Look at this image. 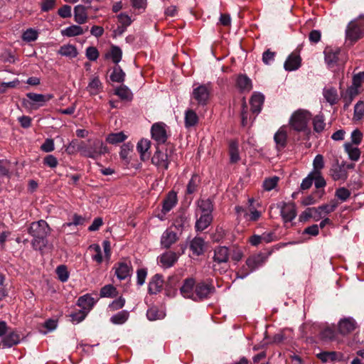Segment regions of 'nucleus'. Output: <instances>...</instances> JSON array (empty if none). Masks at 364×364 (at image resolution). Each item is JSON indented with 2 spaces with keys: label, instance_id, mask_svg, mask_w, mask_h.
Masks as SVG:
<instances>
[{
  "label": "nucleus",
  "instance_id": "f257e3e1",
  "mask_svg": "<svg viewBox=\"0 0 364 364\" xmlns=\"http://www.w3.org/2000/svg\"><path fill=\"white\" fill-rule=\"evenodd\" d=\"M28 233L33 237L32 247L35 250L43 252L44 249L52 250L53 245L49 243L47 237L50 235L51 228L44 220L33 222L27 229Z\"/></svg>",
  "mask_w": 364,
  "mask_h": 364
},
{
  "label": "nucleus",
  "instance_id": "f03ea898",
  "mask_svg": "<svg viewBox=\"0 0 364 364\" xmlns=\"http://www.w3.org/2000/svg\"><path fill=\"white\" fill-rule=\"evenodd\" d=\"M311 114L309 111L299 109L296 111L291 117L289 123L291 127L296 132H304L306 138L309 139L311 133L308 124L311 119Z\"/></svg>",
  "mask_w": 364,
  "mask_h": 364
},
{
  "label": "nucleus",
  "instance_id": "7ed1b4c3",
  "mask_svg": "<svg viewBox=\"0 0 364 364\" xmlns=\"http://www.w3.org/2000/svg\"><path fill=\"white\" fill-rule=\"evenodd\" d=\"M77 149L85 156L93 159H97L102 154L109 152L108 147L100 139L89 141L88 143L81 141Z\"/></svg>",
  "mask_w": 364,
  "mask_h": 364
},
{
  "label": "nucleus",
  "instance_id": "20e7f679",
  "mask_svg": "<svg viewBox=\"0 0 364 364\" xmlns=\"http://www.w3.org/2000/svg\"><path fill=\"white\" fill-rule=\"evenodd\" d=\"M173 151V146L171 144H167L164 151V147L160 146H156V150L151 158V163L156 166H161L165 170H167L169 166L170 161L169 157Z\"/></svg>",
  "mask_w": 364,
  "mask_h": 364
},
{
  "label": "nucleus",
  "instance_id": "39448f33",
  "mask_svg": "<svg viewBox=\"0 0 364 364\" xmlns=\"http://www.w3.org/2000/svg\"><path fill=\"white\" fill-rule=\"evenodd\" d=\"M212 90L210 82L200 85L193 88L192 98L197 102L198 106H205L208 103L210 99Z\"/></svg>",
  "mask_w": 364,
  "mask_h": 364
},
{
  "label": "nucleus",
  "instance_id": "423d86ee",
  "mask_svg": "<svg viewBox=\"0 0 364 364\" xmlns=\"http://www.w3.org/2000/svg\"><path fill=\"white\" fill-rule=\"evenodd\" d=\"M26 97L29 100L23 99V105L25 107L30 106L33 109H37L40 107H43L47 102L50 100L53 95L52 94L43 95L34 92H28Z\"/></svg>",
  "mask_w": 364,
  "mask_h": 364
},
{
  "label": "nucleus",
  "instance_id": "0eeeda50",
  "mask_svg": "<svg viewBox=\"0 0 364 364\" xmlns=\"http://www.w3.org/2000/svg\"><path fill=\"white\" fill-rule=\"evenodd\" d=\"M215 288L213 284H208L204 282H198L195 287L194 301H200L210 298L215 292Z\"/></svg>",
  "mask_w": 364,
  "mask_h": 364
},
{
  "label": "nucleus",
  "instance_id": "6e6552de",
  "mask_svg": "<svg viewBox=\"0 0 364 364\" xmlns=\"http://www.w3.org/2000/svg\"><path fill=\"white\" fill-rule=\"evenodd\" d=\"M364 37V30L361 28L355 21H350L346 30V38L352 43H355L359 39Z\"/></svg>",
  "mask_w": 364,
  "mask_h": 364
},
{
  "label": "nucleus",
  "instance_id": "1a4fd4ad",
  "mask_svg": "<svg viewBox=\"0 0 364 364\" xmlns=\"http://www.w3.org/2000/svg\"><path fill=\"white\" fill-rule=\"evenodd\" d=\"M113 269H115V275L119 280H124L130 277L133 270L132 263L128 260L115 263Z\"/></svg>",
  "mask_w": 364,
  "mask_h": 364
},
{
  "label": "nucleus",
  "instance_id": "9d476101",
  "mask_svg": "<svg viewBox=\"0 0 364 364\" xmlns=\"http://www.w3.org/2000/svg\"><path fill=\"white\" fill-rule=\"evenodd\" d=\"M323 53L325 63L329 68H334L338 65L341 53L340 48L327 46L325 48Z\"/></svg>",
  "mask_w": 364,
  "mask_h": 364
},
{
  "label": "nucleus",
  "instance_id": "9b49d317",
  "mask_svg": "<svg viewBox=\"0 0 364 364\" xmlns=\"http://www.w3.org/2000/svg\"><path fill=\"white\" fill-rule=\"evenodd\" d=\"M152 139L157 141L158 146L164 144L166 142L168 136L164 128V124L155 123L151 129Z\"/></svg>",
  "mask_w": 364,
  "mask_h": 364
},
{
  "label": "nucleus",
  "instance_id": "f8f14e48",
  "mask_svg": "<svg viewBox=\"0 0 364 364\" xmlns=\"http://www.w3.org/2000/svg\"><path fill=\"white\" fill-rule=\"evenodd\" d=\"M20 334L16 330H9L0 342V348H11L20 343Z\"/></svg>",
  "mask_w": 364,
  "mask_h": 364
},
{
  "label": "nucleus",
  "instance_id": "ddd939ff",
  "mask_svg": "<svg viewBox=\"0 0 364 364\" xmlns=\"http://www.w3.org/2000/svg\"><path fill=\"white\" fill-rule=\"evenodd\" d=\"M230 257V250L225 246H218L214 249L213 262L217 264L228 263Z\"/></svg>",
  "mask_w": 364,
  "mask_h": 364
},
{
  "label": "nucleus",
  "instance_id": "4468645a",
  "mask_svg": "<svg viewBox=\"0 0 364 364\" xmlns=\"http://www.w3.org/2000/svg\"><path fill=\"white\" fill-rule=\"evenodd\" d=\"M280 214L285 223L292 221L296 216L295 204L284 203L281 208Z\"/></svg>",
  "mask_w": 364,
  "mask_h": 364
},
{
  "label": "nucleus",
  "instance_id": "2eb2a0df",
  "mask_svg": "<svg viewBox=\"0 0 364 364\" xmlns=\"http://www.w3.org/2000/svg\"><path fill=\"white\" fill-rule=\"evenodd\" d=\"M301 58L299 53H291L287 57L284 63V68L287 71H294L298 70L301 65Z\"/></svg>",
  "mask_w": 364,
  "mask_h": 364
},
{
  "label": "nucleus",
  "instance_id": "dca6fc26",
  "mask_svg": "<svg viewBox=\"0 0 364 364\" xmlns=\"http://www.w3.org/2000/svg\"><path fill=\"white\" fill-rule=\"evenodd\" d=\"M196 284V283L193 278L186 279L182 287L180 288L181 295L185 298L193 300Z\"/></svg>",
  "mask_w": 364,
  "mask_h": 364
},
{
  "label": "nucleus",
  "instance_id": "f3484780",
  "mask_svg": "<svg viewBox=\"0 0 364 364\" xmlns=\"http://www.w3.org/2000/svg\"><path fill=\"white\" fill-rule=\"evenodd\" d=\"M267 258V256L262 253L253 255L247 259L246 264L254 272L265 263Z\"/></svg>",
  "mask_w": 364,
  "mask_h": 364
},
{
  "label": "nucleus",
  "instance_id": "a211bd4d",
  "mask_svg": "<svg viewBox=\"0 0 364 364\" xmlns=\"http://www.w3.org/2000/svg\"><path fill=\"white\" fill-rule=\"evenodd\" d=\"M345 163L342 162L341 164L337 163L332 166L330 170V174L334 181H345L347 179L348 174L345 168Z\"/></svg>",
  "mask_w": 364,
  "mask_h": 364
},
{
  "label": "nucleus",
  "instance_id": "6ab92c4d",
  "mask_svg": "<svg viewBox=\"0 0 364 364\" xmlns=\"http://www.w3.org/2000/svg\"><path fill=\"white\" fill-rule=\"evenodd\" d=\"M163 284V276L159 274H156L151 277L149 283V294H156L158 292H160L162 289Z\"/></svg>",
  "mask_w": 364,
  "mask_h": 364
},
{
  "label": "nucleus",
  "instance_id": "aec40b11",
  "mask_svg": "<svg viewBox=\"0 0 364 364\" xmlns=\"http://www.w3.org/2000/svg\"><path fill=\"white\" fill-rule=\"evenodd\" d=\"M177 195L174 191H170L162 202L161 212L164 215L168 213L177 203Z\"/></svg>",
  "mask_w": 364,
  "mask_h": 364
},
{
  "label": "nucleus",
  "instance_id": "412c9836",
  "mask_svg": "<svg viewBox=\"0 0 364 364\" xmlns=\"http://www.w3.org/2000/svg\"><path fill=\"white\" fill-rule=\"evenodd\" d=\"M178 256L174 252H166L162 254L159 257V262L164 268H169L177 262Z\"/></svg>",
  "mask_w": 364,
  "mask_h": 364
},
{
  "label": "nucleus",
  "instance_id": "4be33fe9",
  "mask_svg": "<svg viewBox=\"0 0 364 364\" xmlns=\"http://www.w3.org/2000/svg\"><path fill=\"white\" fill-rule=\"evenodd\" d=\"M264 102V96L259 92L255 93L252 96L250 103L251 106V111L253 114H258L261 112Z\"/></svg>",
  "mask_w": 364,
  "mask_h": 364
},
{
  "label": "nucleus",
  "instance_id": "5701e85b",
  "mask_svg": "<svg viewBox=\"0 0 364 364\" xmlns=\"http://www.w3.org/2000/svg\"><path fill=\"white\" fill-rule=\"evenodd\" d=\"M178 239L176 233L168 229L162 234L161 244L164 248L168 249Z\"/></svg>",
  "mask_w": 364,
  "mask_h": 364
},
{
  "label": "nucleus",
  "instance_id": "b1692460",
  "mask_svg": "<svg viewBox=\"0 0 364 364\" xmlns=\"http://www.w3.org/2000/svg\"><path fill=\"white\" fill-rule=\"evenodd\" d=\"M199 122V117L192 109H188L184 113V125L186 129L196 127Z\"/></svg>",
  "mask_w": 364,
  "mask_h": 364
},
{
  "label": "nucleus",
  "instance_id": "393cba45",
  "mask_svg": "<svg viewBox=\"0 0 364 364\" xmlns=\"http://www.w3.org/2000/svg\"><path fill=\"white\" fill-rule=\"evenodd\" d=\"M274 141L277 145L278 151L283 150L287 145V134L283 129L280 128L274 136Z\"/></svg>",
  "mask_w": 364,
  "mask_h": 364
},
{
  "label": "nucleus",
  "instance_id": "a878e982",
  "mask_svg": "<svg viewBox=\"0 0 364 364\" xmlns=\"http://www.w3.org/2000/svg\"><path fill=\"white\" fill-rule=\"evenodd\" d=\"M181 281V277L177 274L171 275L168 277L166 282V295L168 296L173 295L176 290H177V286L179 284Z\"/></svg>",
  "mask_w": 364,
  "mask_h": 364
},
{
  "label": "nucleus",
  "instance_id": "bb28decb",
  "mask_svg": "<svg viewBox=\"0 0 364 364\" xmlns=\"http://www.w3.org/2000/svg\"><path fill=\"white\" fill-rule=\"evenodd\" d=\"M114 94L117 95L122 101L131 102L133 100V94L132 91L124 84L116 87L114 89Z\"/></svg>",
  "mask_w": 364,
  "mask_h": 364
},
{
  "label": "nucleus",
  "instance_id": "cd10ccee",
  "mask_svg": "<svg viewBox=\"0 0 364 364\" xmlns=\"http://www.w3.org/2000/svg\"><path fill=\"white\" fill-rule=\"evenodd\" d=\"M355 328V321L352 318H343L339 322L338 329L341 334L346 335Z\"/></svg>",
  "mask_w": 364,
  "mask_h": 364
},
{
  "label": "nucleus",
  "instance_id": "c85d7f7f",
  "mask_svg": "<svg viewBox=\"0 0 364 364\" xmlns=\"http://www.w3.org/2000/svg\"><path fill=\"white\" fill-rule=\"evenodd\" d=\"M316 356L323 363H327L329 360H341L343 358V354L336 351H323L318 353Z\"/></svg>",
  "mask_w": 364,
  "mask_h": 364
},
{
  "label": "nucleus",
  "instance_id": "c756f323",
  "mask_svg": "<svg viewBox=\"0 0 364 364\" xmlns=\"http://www.w3.org/2000/svg\"><path fill=\"white\" fill-rule=\"evenodd\" d=\"M205 241L201 237H194L190 244V249L193 254L200 256L204 253Z\"/></svg>",
  "mask_w": 364,
  "mask_h": 364
},
{
  "label": "nucleus",
  "instance_id": "7c9ffc66",
  "mask_svg": "<svg viewBox=\"0 0 364 364\" xmlns=\"http://www.w3.org/2000/svg\"><path fill=\"white\" fill-rule=\"evenodd\" d=\"M87 8L83 5H77L74 8V19L78 24H83L87 20Z\"/></svg>",
  "mask_w": 364,
  "mask_h": 364
},
{
  "label": "nucleus",
  "instance_id": "2f4dec72",
  "mask_svg": "<svg viewBox=\"0 0 364 364\" xmlns=\"http://www.w3.org/2000/svg\"><path fill=\"white\" fill-rule=\"evenodd\" d=\"M213 215L209 213H202L196 222V229L199 231L205 230L213 221Z\"/></svg>",
  "mask_w": 364,
  "mask_h": 364
},
{
  "label": "nucleus",
  "instance_id": "473e14b6",
  "mask_svg": "<svg viewBox=\"0 0 364 364\" xmlns=\"http://www.w3.org/2000/svg\"><path fill=\"white\" fill-rule=\"evenodd\" d=\"M200 182V177L196 173L193 174L187 184L186 195L190 196L196 193L198 191Z\"/></svg>",
  "mask_w": 364,
  "mask_h": 364
},
{
  "label": "nucleus",
  "instance_id": "72a5a7b5",
  "mask_svg": "<svg viewBox=\"0 0 364 364\" xmlns=\"http://www.w3.org/2000/svg\"><path fill=\"white\" fill-rule=\"evenodd\" d=\"M323 95L326 100L331 105H334L338 102L337 90L335 87H325L323 90Z\"/></svg>",
  "mask_w": 364,
  "mask_h": 364
},
{
  "label": "nucleus",
  "instance_id": "f704fd0d",
  "mask_svg": "<svg viewBox=\"0 0 364 364\" xmlns=\"http://www.w3.org/2000/svg\"><path fill=\"white\" fill-rule=\"evenodd\" d=\"M236 84L241 91H250L252 88V80L246 75H239Z\"/></svg>",
  "mask_w": 364,
  "mask_h": 364
},
{
  "label": "nucleus",
  "instance_id": "c9c22d12",
  "mask_svg": "<svg viewBox=\"0 0 364 364\" xmlns=\"http://www.w3.org/2000/svg\"><path fill=\"white\" fill-rule=\"evenodd\" d=\"M324 190H316L311 195L304 197L301 201L302 205H309L316 203L324 195Z\"/></svg>",
  "mask_w": 364,
  "mask_h": 364
},
{
  "label": "nucleus",
  "instance_id": "e433bc0d",
  "mask_svg": "<svg viewBox=\"0 0 364 364\" xmlns=\"http://www.w3.org/2000/svg\"><path fill=\"white\" fill-rule=\"evenodd\" d=\"M198 207L202 213L212 214L214 210L213 200L211 198L200 199L198 200Z\"/></svg>",
  "mask_w": 364,
  "mask_h": 364
},
{
  "label": "nucleus",
  "instance_id": "4c0bfd02",
  "mask_svg": "<svg viewBox=\"0 0 364 364\" xmlns=\"http://www.w3.org/2000/svg\"><path fill=\"white\" fill-rule=\"evenodd\" d=\"M229 154L230 163L235 164L240 161V157L239 154V145L237 141L232 140L230 142Z\"/></svg>",
  "mask_w": 364,
  "mask_h": 364
},
{
  "label": "nucleus",
  "instance_id": "58836bf2",
  "mask_svg": "<svg viewBox=\"0 0 364 364\" xmlns=\"http://www.w3.org/2000/svg\"><path fill=\"white\" fill-rule=\"evenodd\" d=\"M95 301L90 294H87L80 296L77 301V305L82 309L83 311L91 309Z\"/></svg>",
  "mask_w": 364,
  "mask_h": 364
},
{
  "label": "nucleus",
  "instance_id": "ea45409f",
  "mask_svg": "<svg viewBox=\"0 0 364 364\" xmlns=\"http://www.w3.org/2000/svg\"><path fill=\"white\" fill-rule=\"evenodd\" d=\"M125 76V73L123 71L122 68L119 65H116L113 68L109 77L112 82L122 83L124 81Z\"/></svg>",
  "mask_w": 364,
  "mask_h": 364
},
{
  "label": "nucleus",
  "instance_id": "a19ab883",
  "mask_svg": "<svg viewBox=\"0 0 364 364\" xmlns=\"http://www.w3.org/2000/svg\"><path fill=\"white\" fill-rule=\"evenodd\" d=\"M58 53L63 56L72 58H75L78 54L76 47L70 44L62 46L58 50Z\"/></svg>",
  "mask_w": 364,
  "mask_h": 364
},
{
  "label": "nucleus",
  "instance_id": "79ce46f5",
  "mask_svg": "<svg viewBox=\"0 0 364 364\" xmlns=\"http://www.w3.org/2000/svg\"><path fill=\"white\" fill-rule=\"evenodd\" d=\"M118 291L112 284H107L100 289V297L114 298L117 296Z\"/></svg>",
  "mask_w": 364,
  "mask_h": 364
},
{
  "label": "nucleus",
  "instance_id": "37998d69",
  "mask_svg": "<svg viewBox=\"0 0 364 364\" xmlns=\"http://www.w3.org/2000/svg\"><path fill=\"white\" fill-rule=\"evenodd\" d=\"M127 138V136L122 132L111 133L107 136L106 141L111 144H118L124 141Z\"/></svg>",
  "mask_w": 364,
  "mask_h": 364
},
{
  "label": "nucleus",
  "instance_id": "c03bdc74",
  "mask_svg": "<svg viewBox=\"0 0 364 364\" xmlns=\"http://www.w3.org/2000/svg\"><path fill=\"white\" fill-rule=\"evenodd\" d=\"M358 95V87L355 86H351L346 91V95L343 97V100L345 102L343 109H346L350 103L353 102L354 97Z\"/></svg>",
  "mask_w": 364,
  "mask_h": 364
},
{
  "label": "nucleus",
  "instance_id": "a18cd8bd",
  "mask_svg": "<svg viewBox=\"0 0 364 364\" xmlns=\"http://www.w3.org/2000/svg\"><path fill=\"white\" fill-rule=\"evenodd\" d=\"M129 313L128 311L123 310L110 318V321L116 325L124 323L129 318Z\"/></svg>",
  "mask_w": 364,
  "mask_h": 364
},
{
  "label": "nucleus",
  "instance_id": "49530a36",
  "mask_svg": "<svg viewBox=\"0 0 364 364\" xmlns=\"http://www.w3.org/2000/svg\"><path fill=\"white\" fill-rule=\"evenodd\" d=\"M324 117L323 114H317L312 119L314 131L317 133L322 132L326 127L324 122Z\"/></svg>",
  "mask_w": 364,
  "mask_h": 364
},
{
  "label": "nucleus",
  "instance_id": "de8ad7c7",
  "mask_svg": "<svg viewBox=\"0 0 364 364\" xmlns=\"http://www.w3.org/2000/svg\"><path fill=\"white\" fill-rule=\"evenodd\" d=\"M84 33L83 28L77 25H73L62 31V34L68 37L80 36Z\"/></svg>",
  "mask_w": 364,
  "mask_h": 364
},
{
  "label": "nucleus",
  "instance_id": "09e8293b",
  "mask_svg": "<svg viewBox=\"0 0 364 364\" xmlns=\"http://www.w3.org/2000/svg\"><path fill=\"white\" fill-rule=\"evenodd\" d=\"M313 170L311 171L313 174L321 173V170L324 168V160L323 156L321 154H318L315 156L313 161Z\"/></svg>",
  "mask_w": 364,
  "mask_h": 364
},
{
  "label": "nucleus",
  "instance_id": "8fccbe9b",
  "mask_svg": "<svg viewBox=\"0 0 364 364\" xmlns=\"http://www.w3.org/2000/svg\"><path fill=\"white\" fill-rule=\"evenodd\" d=\"M344 148L352 161H357L359 159L360 151L358 148L353 147L352 144L350 143L345 144Z\"/></svg>",
  "mask_w": 364,
  "mask_h": 364
},
{
  "label": "nucleus",
  "instance_id": "3c124183",
  "mask_svg": "<svg viewBox=\"0 0 364 364\" xmlns=\"http://www.w3.org/2000/svg\"><path fill=\"white\" fill-rule=\"evenodd\" d=\"M56 274L58 276V279L62 282H65L68 280L70 273L68 270V268L65 265L61 264L57 267L55 269Z\"/></svg>",
  "mask_w": 364,
  "mask_h": 364
},
{
  "label": "nucleus",
  "instance_id": "603ef678",
  "mask_svg": "<svg viewBox=\"0 0 364 364\" xmlns=\"http://www.w3.org/2000/svg\"><path fill=\"white\" fill-rule=\"evenodd\" d=\"M318 209L316 208H306L299 216V220L301 222H306L311 218H316Z\"/></svg>",
  "mask_w": 364,
  "mask_h": 364
},
{
  "label": "nucleus",
  "instance_id": "864d4df0",
  "mask_svg": "<svg viewBox=\"0 0 364 364\" xmlns=\"http://www.w3.org/2000/svg\"><path fill=\"white\" fill-rule=\"evenodd\" d=\"M109 55L115 64H118L120 62L122 57V51L119 46L112 45L111 46Z\"/></svg>",
  "mask_w": 364,
  "mask_h": 364
},
{
  "label": "nucleus",
  "instance_id": "5fc2aeb1",
  "mask_svg": "<svg viewBox=\"0 0 364 364\" xmlns=\"http://www.w3.org/2000/svg\"><path fill=\"white\" fill-rule=\"evenodd\" d=\"M150 146L151 141L148 139H141L138 142L136 149L140 154L141 158H143L144 156H146V154L148 152Z\"/></svg>",
  "mask_w": 364,
  "mask_h": 364
},
{
  "label": "nucleus",
  "instance_id": "6e6d98bb",
  "mask_svg": "<svg viewBox=\"0 0 364 364\" xmlns=\"http://www.w3.org/2000/svg\"><path fill=\"white\" fill-rule=\"evenodd\" d=\"M86 221V219L85 217L80 215L77 213H74L72 216L71 221L65 223L63 226H68L71 227L73 225L74 226H78V225H83Z\"/></svg>",
  "mask_w": 364,
  "mask_h": 364
},
{
  "label": "nucleus",
  "instance_id": "4d7b16f0",
  "mask_svg": "<svg viewBox=\"0 0 364 364\" xmlns=\"http://www.w3.org/2000/svg\"><path fill=\"white\" fill-rule=\"evenodd\" d=\"M87 88L92 95H97L102 88V83L97 77H94L90 82Z\"/></svg>",
  "mask_w": 364,
  "mask_h": 364
},
{
  "label": "nucleus",
  "instance_id": "13d9d810",
  "mask_svg": "<svg viewBox=\"0 0 364 364\" xmlns=\"http://www.w3.org/2000/svg\"><path fill=\"white\" fill-rule=\"evenodd\" d=\"M187 223V218L184 213H181L173 220V225L178 230H182Z\"/></svg>",
  "mask_w": 364,
  "mask_h": 364
},
{
  "label": "nucleus",
  "instance_id": "bf43d9fd",
  "mask_svg": "<svg viewBox=\"0 0 364 364\" xmlns=\"http://www.w3.org/2000/svg\"><path fill=\"white\" fill-rule=\"evenodd\" d=\"M146 316L149 321H156L163 318V313L156 307H151L147 310Z\"/></svg>",
  "mask_w": 364,
  "mask_h": 364
},
{
  "label": "nucleus",
  "instance_id": "052dcab7",
  "mask_svg": "<svg viewBox=\"0 0 364 364\" xmlns=\"http://www.w3.org/2000/svg\"><path fill=\"white\" fill-rule=\"evenodd\" d=\"M278 181L279 177L277 176L266 178L263 182V187L266 191H272L277 186Z\"/></svg>",
  "mask_w": 364,
  "mask_h": 364
},
{
  "label": "nucleus",
  "instance_id": "680f3d73",
  "mask_svg": "<svg viewBox=\"0 0 364 364\" xmlns=\"http://www.w3.org/2000/svg\"><path fill=\"white\" fill-rule=\"evenodd\" d=\"M87 316V313L83 310H78L75 312H72L69 316L71 318L70 321L73 323H80Z\"/></svg>",
  "mask_w": 364,
  "mask_h": 364
},
{
  "label": "nucleus",
  "instance_id": "e2e57ef3",
  "mask_svg": "<svg viewBox=\"0 0 364 364\" xmlns=\"http://www.w3.org/2000/svg\"><path fill=\"white\" fill-rule=\"evenodd\" d=\"M38 33L36 30L28 28L23 33L22 38L25 41L32 42L36 41L38 38Z\"/></svg>",
  "mask_w": 364,
  "mask_h": 364
},
{
  "label": "nucleus",
  "instance_id": "0e129e2a",
  "mask_svg": "<svg viewBox=\"0 0 364 364\" xmlns=\"http://www.w3.org/2000/svg\"><path fill=\"white\" fill-rule=\"evenodd\" d=\"M335 196L341 201H346L350 196V191L344 187L339 188L336 189Z\"/></svg>",
  "mask_w": 364,
  "mask_h": 364
},
{
  "label": "nucleus",
  "instance_id": "69168bd1",
  "mask_svg": "<svg viewBox=\"0 0 364 364\" xmlns=\"http://www.w3.org/2000/svg\"><path fill=\"white\" fill-rule=\"evenodd\" d=\"M364 116V102L358 101L354 107V117L356 119H360Z\"/></svg>",
  "mask_w": 364,
  "mask_h": 364
},
{
  "label": "nucleus",
  "instance_id": "338daca9",
  "mask_svg": "<svg viewBox=\"0 0 364 364\" xmlns=\"http://www.w3.org/2000/svg\"><path fill=\"white\" fill-rule=\"evenodd\" d=\"M275 56V52L271 51L270 49H267L262 54V62L265 65H270L274 60Z\"/></svg>",
  "mask_w": 364,
  "mask_h": 364
},
{
  "label": "nucleus",
  "instance_id": "774afa93",
  "mask_svg": "<svg viewBox=\"0 0 364 364\" xmlns=\"http://www.w3.org/2000/svg\"><path fill=\"white\" fill-rule=\"evenodd\" d=\"M86 57L91 61H95L99 57V51L94 46H89L86 49Z\"/></svg>",
  "mask_w": 364,
  "mask_h": 364
}]
</instances>
